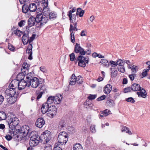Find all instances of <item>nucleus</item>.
<instances>
[{"label": "nucleus", "mask_w": 150, "mask_h": 150, "mask_svg": "<svg viewBox=\"0 0 150 150\" xmlns=\"http://www.w3.org/2000/svg\"><path fill=\"white\" fill-rule=\"evenodd\" d=\"M28 76H30L29 75ZM27 81L28 83V87L30 85L32 87L36 88L38 86L39 88L36 91L35 94L37 96L36 99L39 100L42 96V94L46 91V87L43 84L40 83L38 79L35 77H27Z\"/></svg>", "instance_id": "nucleus-1"}, {"label": "nucleus", "mask_w": 150, "mask_h": 150, "mask_svg": "<svg viewBox=\"0 0 150 150\" xmlns=\"http://www.w3.org/2000/svg\"><path fill=\"white\" fill-rule=\"evenodd\" d=\"M30 34V33L29 30H27L24 33L22 39L23 44L24 45H26L28 43H29V44L26 50V52L29 55L28 59L31 60L33 59L32 50L33 47L32 44L31 43L35 39L36 35L35 34H32V36L29 38Z\"/></svg>", "instance_id": "nucleus-2"}, {"label": "nucleus", "mask_w": 150, "mask_h": 150, "mask_svg": "<svg viewBox=\"0 0 150 150\" xmlns=\"http://www.w3.org/2000/svg\"><path fill=\"white\" fill-rule=\"evenodd\" d=\"M74 51L76 53H79L80 55L77 58L76 63L79 61L78 65L79 66L84 67V50L78 43H76L74 48Z\"/></svg>", "instance_id": "nucleus-3"}, {"label": "nucleus", "mask_w": 150, "mask_h": 150, "mask_svg": "<svg viewBox=\"0 0 150 150\" xmlns=\"http://www.w3.org/2000/svg\"><path fill=\"white\" fill-rule=\"evenodd\" d=\"M17 132L16 135L19 136L21 139L24 138L27 136L29 130V127L26 125H24L21 127L20 129H14Z\"/></svg>", "instance_id": "nucleus-4"}, {"label": "nucleus", "mask_w": 150, "mask_h": 150, "mask_svg": "<svg viewBox=\"0 0 150 150\" xmlns=\"http://www.w3.org/2000/svg\"><path fill=\"white\" fill-rule=\"evenodd\" d=\"M37 16V28L41 27L43 25H45L48 20L47 16L45 15L43 16L41 13L38 14Z\"/></svg>", "instance_id": "nucleus-5"}, {"label": "nucleus", "mask_w": 150, "mask_h": 150, "mask_svg": "<svg viewBox=\"0 0 150 150\" xmlns=\"http://www.w3.org/2000/svg\"><path fill=\"white\" fill-rule=\"evenodd\" d=\"M8 118H10L8 121L9 129H16V127L17 126L19 122L18 119L14 115H11L10 117L8 116Z\"/></svg>", "instance_id": "nucleus-6"}, {"label": "nucleus", "mask_w": 150, "mask_h": 150, "mask_svg": "<svg viewBox=\"0 0 150 150\" xmlns=\"http://www.w3.org/2000/svg\"><path fill=\"white\" fill-rule=\"evenodd\" d=\"M68 138V134L65 132H60L58 135L57 140L58 143L62 145L65 144Z\"/></svg>", "instance_id": "nucleus-7"}, {"label": "nucleus", "mask_w": 150, "mask_h": 150, "mask_svg": "<svg viewBox=\"0 0 150 150\" xmlns=\"http://www.w3.org/2000/svg\"><path fill=\"white\" fill-rule=\"evenodd\" d=\"M16 130L14 129H9L7 133L8 134L5 136V138L8 141L11 140L12 137L13 139L17 140V139L19 138V136L16 135Z\"/></svg>", "instance_id": "nucleus-8"}, {"label": "nucleus", "mask_w": 150, "mask_h": 150, "mask_svg": "<svg viewBox=\"0 0 150 150\" xmlns=\"http://www.w3.org/2000/svg\"><path fill=\"white\" fill-rule=\"evenodd\" d=\"M29 144L31 147H33L37 145L41 140L40 137L37 134H35L34 136L30 137Z\"/></svg>", "instance_id": "nucleus-9"}, {"label": "nucleus", "mask_w": 150, "mask_h": 150, "mask_svg": "<svg viewBox=\"0 0 150 150\" xmlns=\"http://www.w3.org/2000/svg\"><path fill=\"white\" fill-rule=\"evenodd\" d=\"M41 3L42 7V13L44 15L47 16L50 11V8L48 6V0H42Z\"/></svg>", "instance_id": "nucleus-10"}, {"label": "nucleus", "mask_w": 150, "mask_h": 150, "mask_svg": "<svg viewBox=\"0 0 150 150\" xmlns=\"http://www.w3.org/2000/svg\"><path fill=\"white\" fill-rule=\"evenodd\" d=\"M23 77H21L20 78L21 80L19 82L18 81H16V85H18V89L19 90H21L24 89L26 86L28 87V83L26 81L23 79Z\"/></svg>", "instance_id": "nucleus-11"}, {"label": "nucleus", "mask_w": 150, "mask_h": 150, "mask_svg": "<svg viewBox=\"0 0 150 150\" xmlns=\"http://www.w3.org/2000/svg\"><path fill=\"white\" fill-rule=\"evenodd\" d=\"M57 112V110L56 107L54 105H50L46 113L47 115L50 117H53L54 115H56Z\"/></svg>", "instance_id": "nucleus-12"}, {"label": "nucleus", "mask_w": 150, "mask_h": 150, "mask_svg": "<svg viewBox=\"0 0 150 150\" xmlns=\"http://www.w3.org/2000/svg\"><path fill=\"white\" fill-rule=\"evenodd\" d=\"M40 137L41 141L46 143L49 142L51 138L50 133L47 131L43 132L41 134Z\"/></svg>", "instance_id": "nucleus-13"}, {"label": "nucleus", "mask_w": 150, "mask_h": 150, "mask_svg": "<svg viewBox=\"0 0 150 150\" xmlns=\"http://www.w3.org/2000/svg\"><path fill=\"white\" fill-rule=\"evenodd\" d=\"M16 88H10L9 89H6V93L7 97L8 96H12L15 97L17 94H16Z\"/></svg>", "instance_id": "nucleus-14"}, {"label": "nucleus", "mask_w": 150, "mask_h": 150, "mask_svg": "<svg viewBox=\"0 0 150 150\" xmlns=\"http://www.w3.org/2000/svg\"><path fill=\"white\" fill-rule=\"evenodd\" d=\"M37 16L36 18L33 16L30 17L28 21V25L30 27H32L35 25L37 27Z\"/></svg>", "instance_id": "nucleus-15"}, {"label": "nucleus", "mask_w": 150, "mask_h": 150, "mask_svg": "<svg viewBox=\"0 0 150 150\" xmlns=\"http://www.w3.org/2000/svg\"><path fill=\"white\" fill-rule=\"evenodd\" d=\"M45 124V121L44 119L39 118L36 120L35 125L38 127L40 128H42Z\"/></svg>", "instance_id": "nucleus-16"}, {"label": "nucleus", "mask_w": 150, "mask_h": 150, "mask_svg": "<svg viewBox=\"0 0 150 150\" xmlns=\"http://www.w3.org/2000/svg\"><path fill=\"white\" fill-rule=\"evenodd\" d=\"M74 27L73 25L71 24L69 28V31L70 32V37H71V40L72 42L74 43L75 42V38H74V31L75 30Z\"/></svg>", "instance_id": "nucleus-17"}, {"label": "nucleus", "mask_w": 150, "mask_h": 150, "mask_svg": "<svg viewBox=\"0 0 150 150\" xmlns=\"http://www.w3.org/2000/svg\"><path fill=\"white\" fill-rule=\"evenodd\" d=\"M137 94L139 97L145 98L146 97L147 93L145 90L143 88H142L139 91L137 92Z\"/></svg>", "instance_id": "nucleus-18"}, {"label": "nucleus", "mask_w": 150, "mask_h": 150, "mask_svg": "<svg viewBox=\"0 0 150 150\" xmlns=\"http://www.w3.org/2000/svg\"><path fill=\"white\" fill-rule=\"evenodd\" d=\"M18 95H16L15 97L12 96H6V97L7 99V102L10 104H12L14 103L17 100V97Z\"/></svg>", "instance_id": "nucleus-19"}, {"label": "nucleus", "mask_w": 150, "mask_h": 150, "mask_svg": "<svg viewBox=\"0 0 150 150\" xmlns=\"http://www.w3.org/2000/svg\"><path fill=\"white\" fill-rule=\"evenodd\" d=\"M53 102L55 104H58L60 103L62 98V96L59 94L58 96H53Z\"/></svg>", "instance_id": "nucleus-20"}, {"label": "nucleus", "mask_w": 150, "mask_h": 150, "mask_svg": "<svg viewBox=\"0 0 150 150\" xmlns=\"http://www.w3.org/2000/svg\"><path fill=\"white\" fill-rule=\"evenodd\" d=\"M50 106L48 104L45 103H43L42 106L41 110L42 113L45 114L47 113V112L48 108H49Z\"/></svg>", "instance_id": "nucleus-21"}, {"label": "nucleus", "mask_w": 150, "mask_h": 150, "mask_svg": "<svg viewBox=\"0 0 150 150\" xmlns=\"http://www.w3.org/2000/svg\"><path fill=\"white\" fill-rule=\"evenodd\" d=\"M142 88L139 84L136 83L133 84L131 86V90L134 91H139Z\"/></svg>", "instance_id": "nucleus-22"}, {"label": "nucleus", "mask_w": 150, "mask_h": 150, "mask_svg": "<svg viewBox=\"0 0 150 150\" xmlns=\"http://www.w3.org/2000/svg\"><path fill=\"white\" fill-rule=\"evenodd\" d=\"M28 73V70L26 69H23V68H22L21 73H19L17 75L18 78H20L21 76H22V77H24Z\"/></svg>", "instance_id": "nucleus-23"}, {"label": "nucleus", "mask_w": 150, "mask_h": 150, "mask_svg": "<svg viewBox=\"0 0 150 150\" xmlns=\"http://www.w3.org/2000/svg\"><path fill=\"white\" fill-rule=\"evenodd\" d=\"M76 76L74 74H73L69 80V85H75L76 82Z\"/></svg>", "instance_id": "nucleus-24"}, {"label": "nucleus", "mask_w": 150, "mask_h": 150, "mask_svg": "<svg viewBox=\"0 0 150 150\" xmlns=\"http://www.w3.org/2000/svg\"><path fill=\"white\" fill-rule=\"evenodd\" d=\"M112 85L110 84H108L105 86L104 91L105 93L108 94L110 93L112 90Z\"/></svg>", "instance_id": "nucleus-25"}, {"label": "nucleus", "mask_w": 150, "mask_h": 150, "mask_svg": "<svg viewBox=\"0 0 150 150\" xmlns=\"http://www.w3.org/2000/svg\"><path fill=\"white\" fill-rule=\"evenodd\" d=\"M66 123L65 121L63 120H61L59 122L58 129L59 130L62 129L65 126Z\"/></svg>", "instance_id": "nucleus-26"}, {"label": "nucleus", "mask_w": 150, "mask_h": 150, "mask_svg": "<svg viewBox=\"0 0 150 150\" xmlns=\"http://www.w3.org/2000/svg\"><path fill=\"white\" fill-rule=\"evenodd\" d=\"M99 63L104 67H108L109 65L108 60L105 59H102L100 62Z\"/></svg>", "instance_id": "nucleus-27"}, {"label": "nucleus", "mask_w": 150, "mask_h": 150, "mask_svg": "<svg viewBox=\"0 0 150 150\" xmlns=\"http://www.w3.org/2000/svg\"><path fill=\"white\" fill-rule=\"evenodd\" d=\"M29 10L30 12H33L37 10V6L34 3H32L30 4L29 6Z\"/></svg>", "instance_id": "nucleus-28"}, {"label": "nucleus", "mask_w": 150, "mask_h": 150, "mask_svg": "<svg viewBox=\"0 0 150 150\" xmlns=\"http://www.w3.org/2000/svg\"><path fill=\"white\" fill-rule=\"evenodd\" d=\"M73 150H83L81 145L79 143H76L74 145Z\"/></svg>", "instance_id": "nucleus-29"}, {"label": "nucleus", "mask_w": 150, "mask_h": 150, "mask_svg": "<svg viewBox=\"0 0 150 150\" xmlns=\"http://www.w3.org/2000/svg\"><path fill=\"white\" fill-rule=\"evenodd\" d=\"M111 70V76L112 77H116L117 75L118 71L116 68H110Z\"/></svg>", "instance_id": "nucleus-30"}, {"label": "nucleus", "mask_w": 150, "mask_h": 150, "mask_svg": "<svg viewBox=\"0 0 150 150\" xmlns=\"http://www.w3.org/2000/svg\"><path fill=\"white\" fill-rule=\"evenodd\" d=\"M121 131L123 132L126 131V132L128 133L129 135H131L132 133L131 131H129L128 127L125 126H122L121 129Z\"/></svg>", "instance_id": "nucleus-31"}, {"label": "nucleus", "mask_w": 150, "mask_h": 150, "mask_svg": "<svg viewBox=\"0 0 150 150\" xmlns=\"http://www.w3.org/2000/svg\"><path fill=\"white\" fill-rule=\"evenodd\" d=\"M90 38H87L86 40V42L85 43V48H91L92 47V45L91 43L89 42L90 39Z\"/></svg>", "instance_id": "nucleus-32"}, {"label": "nucleus", "mask_w": 150, "mask_h": 150, "mask_svg": "<svg viewBox=\"0 0 150 150\" xmlns=\"http://www.w3.org/2000/svg\"><path fill=\"white\" fill-rule=\"evenodd\" d=\"M127 66L129 69H131L133 74H135L136 73V67L135 66L133 65H128V66Z\"/></svg>", "instance_id": "nucleus-33"}, {"label": "nucleus", "mask_w": 150, "mask_h": 150, "mask_svg": "<svg viewBox=\"0 0 150 150\" xmlns=\"http://www.w3.org/2000/svg\"><path fill=\"white\" fill-rule=\"evenodd\" d=\"M29 10V6L27 5L24 4L22 7V11L23 12L26 13H27Z\"/></svg>", "instance_id": "nucleus-34"}, {"label": "nucleus", "mask_w": 150, "mask_h": 150, "mask_svg": "<svg viewBox=\"0 0 150 150\" xmlns=\"http://www.w3.org/2000/svg\"><path fill=\"white\" fill-rule=\"evenodd\" d=\"M84 11L83 10H82L80 8H78L77 9L76 14L77 15H79V17H82L84 13Z\"/></svg>", "instance_id": "nucleus-35"}, {"label": "nucleus", "mask_w": 150, "mask_h": 150, "mask_svg": "<svg viewBox=\"0 0 150 150\" xmlns=\"http://www.w3.org/2000/svg\"><path fill=\"white\" fill-rule=\"evenodd\" d=\"M6 118V113L3 111L0 112V120H5Z\"/></svg>", "instance_id": "nucleus-36"}, {"label": "nucleus", "mask_w": 150, "mask_h": 150, "mask_svg": "<svg viewBox=\"0 0 150 150\" xmlns=\"http://www.w3.org/2000/svg\"><path fill=\"white\" fill-rule=\"evenodd\" d=\"M53 96L49 97L47 98V102L45 103L48 104L49 106H50V105H51V103H52L53 102Z\"/></svg>", "instance_id": "nucleus-37"}, {"label": "nucleus", "mask_w": 150, "mask_h": 150, "mask_svg": "<svg viewBox=\"0 0 150 150\" xmlns=\"http://www.w3.org/2000/svg\"><path fill=\"white\" fill-rule=\"evenodd\" d=\"M101 113L105 116H107L108 115L111 113L110 111L107 109H106L103 111H101Z\"/></svg>", "instance_id": "nucleus-38"}, {"label": "nucleus", "mask_w": 150, "mask_h": 150, "mask_svg": "<svg viewBox=\"0 0 150 150\" xmlns=\"http://www.w3.org/2000/svg\"><path fill=\"white\" fill-rule=\"evenodd\" d=\"M107 103L110 107L113 106L115 104L114 101L111 99L108 100L107 101Z\"/></svg>", "instance_id": "nucleus-39"}, {"label": "nucleus", "mask_w": 150, "mask_h": 150, "mask_svg": "<svg viewBox=\"0 0 150 150\" xmlns=\"http://www.w3.org/2000/svg\"><path fill=\"white\" fill-rule=\"evenodd\" d=\"M13 33L14 34L19 37L21 36L22 34H23V33L21 31L18 29L14 30L13 31Z\"/></svg>", "instance_id": "nucleus-40"}, {"label": "nucleus", "mask_w": 150, "mask_h": 150, "mask_svg": "<svg viewBox=\"0 0 150 150\" xmlns=\"http://www.w3.org/2000/svg\"><path fill=\"white\" fill-rule=\"evenodd\" d=\"M76 82L78 83L81 84L83 82V78L80 76H78L77 77H76Z\"/></svg>", "instance_id": "nucleus-41"}, {"label": "nucleus", "mask_w": 150, "mask_h": 150, "mask_svg": "<svg viewBox=\"0 0 150 150\" xmlns=\"http://www.w3.org/2000/svg\"><path fill=\"white\" fill-rule=\"evenodd\" d=\"M49 17L50 19L56 18L57 17V15L55 14L54 13L51 12L49 13Z\"/></svg>", "instance_id": "nucleus-42"}, {"label": "nucleus", "mask_w": 150, "mask_h": 150, "mask_svg": "<svg viewBox=\"0 0 150 150\" xmlns=\"http://www.w3.org/2000/svg\"><path fill=\"white\" fill-rule=\"evenodd\" d=\"M68 16H69V19H70L71 22L73 23V20H75V18H73V19L72 20V12H71V10H70L69 11V13L68 14Z\"/></svg>", "instance_id": "nucleus-43"}, {"label": "nucleus", "mask_w": 150, "mask_h": 150, "mask_svg": "<svg viewBox=\"0 0 150 150\" xmlns=\"http://www.w3.org/2000/svg\"><path fill=\"white\" fill-rule=\"evenodd\" d=\"M118 71L122 73H124L125 71V69L124 66H120L117 67Z\"/></svg>", "instance_id": "nucleus-44"}, {"label": "nucleus", "mask_w": 150, "mask_h": 150, "mask_svg": "<svg viewBox=\"0 0 150 150\" xmlns=\"http://www.w3.org/2000/svg\"><path fill=\"white\" fill-rule=\"evenodd\" d=\"M70 60L71 61H73L75 59V63H76V59H75V55L74 53H72L69 55Z\"/></svg>", "instance_id": "nucleus-45"}, {"label": "nucleus", "mask_w": 150, "mask_h": 150, "mask_svg": "<svg viewBox=\"0 0 150 150\" xmlns=\"http://www.w3.org/2000/svg\"><path fill=\"white\" fill-rule=\"evenodd\" d=\"M124 61L121 59H119L117 60L116 64L120 66H122L124 65Z\"/></svg>", "instance_id": "nucleus-46"}, {"label": "nucleus", "mask_w": 150, "mask_h": 150, "mask_svg": "<svg viewBox=\"0 0 150 150\" xmlns=\"http://www.w3.org/2000/svg\"><path fill=\"white\" fill-rule=\"evenodd\" d=\"M96 97V95L90 94L87 98L90 100H92L95 99Z\"/></svg>", "instance_id": "nucleus-47"}, {"label": "nucleus", "mask_w": 150, "mask_h": 150, "mask_svg": "<svg viewBox=\"0 0 150 150\" xmlns=\"http://www.w3.org/2000/svg\"><path fill=\"white\" fill-rule=\"evenodd\" d=\"M9 86H10V88H16L18 85H16V81L15 82L14 81L11 82L10 83Z\"/></svg>", "instance_id": "nucleus-48"}, {"label": "nucleus", "mask_w": 150, "mask_h": 150, "mask_svg": "<svg viewBox=\"0 0 150 150\" xmlns=\"http://www.w3.org/2000/svg\"><path fill=\"white\" fill-rule=\"evenodd\" d=\"M36 133V132L35 131H32L30 132V130H29V132L28 134H27V136H28L31 137L32 136H34L35 133Z\"/></svg>", "instance_id": "nucleus-49"}, {"label": "nucleus", "mask_w": 150, "mask_h": 150, "mask_svg": "<svg viewBox=\"0 0 150 150\" xmlns=\"http://www.w3.org/2000/svg\"><path fill=\"white\" fill-rule=\"evenodd\" d=\"M126 101L127 102H130L132 103H133L135 102V100L134 98L132 97H130L126 99Z\"/></svg>", "instance_id": "nucleus-50"}, {"label": "nucleus", "mask_w": 150, "mask_h": 150, "mask_svg": "<svg viewBox=\"0 0 150 150\" xmlns=\"http://www.w3.org/2000/svg\"><path fill=\"white\" fill-rule=\"evenodd\" d=\"M148 71L149 69H145L143 71L142 73V75L143 77H144L146 76L147 72Z\"/></svg>", "instance_id": "nucleus-51"}, {"label": "nucleus", "mask_w": 150, "mask_h": 150, "mask_svg": "<svg viewBox=\"0 0 150 150\" xmlns=\"http://www.w3.org/2000/svg\"><path fill=\"white\" fill-rule=\"evenodd\" d=\"M26 23L25 21V20H21L18 23V25L20 27H22Z\"/></svg>", "instance_id": "nucleus-52"}, {"label": "nucleus", "mask_w": 150, "mask_h": 150, "mask_svg": "<svg viewBox=\"0 0 150 150\" xmlns=\"http://www.w3.org/2000/svg\"><path fill=\"white\" fill-rule=\"evenodd\" d=\"M8 48L10 50L13 51H14L15 49L14 47L10 44L8 45Z\"/></svg>", "instance_id": "nucleus-53"}, {"label": "nucleus", "mask_w": 150, "mask_h": 150, "mask_svg": "<svg viewBox=\"0 0 150 150\" xmlns=\"http://www.w3.org/2000/svg\"><path fill=\"white\" fill-rule=\"evenodd\" d=\"M28 64L27 63L24 62L23 64L22 67L23 69L28 70Z\"/></svg>", "instance_id": "nucleus-54"}, {"label": "nucleus", "mask_w": 150, "mask_h": 150, "mask_svg": "<svg viewBox=\"0 0 150 150\" xmlns=\"http://www.w3.org/2000/svg\"><path fill=\"white\" fill-rule=\"evenodd\" d=\"M67 129L68 131L71 132H74V128L72 126H69L68 127Z\"/></svg>", "instance_id": "nucleus-55"}, {"label": "nucleus", "mask_w": 150, "mask_h": 150, "mask_svg": "<svg viewBox=\"0 0 150 150\" xmlns=\"http://www.w3.org/2000/svg\"><path fill=\"white\" fill-rule=\"evenodd\" d=\"M85 49V54L89 55L91 53V48H86Z\"/></svg>", "instance_id": "nucleus-56"}, {"label": "nucleus", "mask_w": 150, "mask_h": 150, "mask_svg": "<svg viewBox=\"0 0 150 150\" xmlns=\"http://www.w3.org/2000/svg\"><path fill=\"white\" fill-rule=\"evenodd\" d=\"M109 63L111 65V66L112 67H115L117 66L116 62L113 61H110Z\"/></svg>", "instance_id": "nucleus-57"}, {"label": "nucleus", "mask_w": 150, "mask_h": 150, "mask_svg": "<svg viewBox=\"0 0 150 150\" xmlns=\"http://www.w3.org/2000/svg\"><path fill=\"white\" fill-rule=\"evenodd\" d=\"M106 97L105 95H103L100 97H99L97 99V100L98 101L103 100Z\"/></svg>", "instance_id": "nucleus-58"}, {"label": "nucleus", "mask_w": 150, "mask_h": 150, "mask_svg": "<svg viewBox=\"0 0 150 150\" xmlns=\"http://www.w3.org/2000/svg\"><path fill=\"white\" fill-rule=\"evenodd\" d=\"M91 132L92 133H94L96 132L95 127L94 125H92L90 127Z\"/></svg>", "instance_id": "nucleus-59"}, {"label": "nucleus", "mask_w": 150, "mask_h": 150, "mask_svg": "<svg viewBox=\"0 0 150 150\" xmlns=\"http://www.w3.org/2000/svg\"><path fill=\"white\" fill-rule=\"evenodd\" d=\"M131 88L128 87L127 88H125L124 89V92L125 93H127L128 92L131 91Z\"/></svg>", "instance_id": "nucleus-60"}, {"label": "nucleus", "mask_w": 150, "mask_h": 150, "mask_svg": "<svg viewBox=\"0 0 150 150\" xmlns=\"http://www.w3.org/2000/svg\"><path fill=\"white\" fill-rule=\"evenodd\" d=\"M26 79L27 80V77L28 76V75H29L30 76H28L29 77H32V78H33L34 77H33V73H32V72H30V73H29V74H26Z\"/></svg>", "instance_id": "nucleus-61"}, {"label": "nucleus", "mask_w": 150, "mask_h": 150, "mask_svg": "<svg viewBox=\"0 0 150 150\" xmlns=\"http://www.w3.org/2000/svg\"><path fill=\"white\" fill-rule=\"evenodd\" d=\"M40 69L41 71L43 72H45L46 71L45 68L43 67H41L40 68Z\"/></svg>", "instance_id": "nucleus-62"}, {"label": "nucleus", "mask_w": 150, "mask_h": 150, "mask_svg": "<svg viewBox=\"0 0 150 150\" xmlns=\"http://www.w3.org/2000/svg\"><path fill=\"white\" fill-rule=\"evenodd\" d=\"M134 75H134L133 74H131L129 75V78H130V80L132 81H133L134 79Z\"/></svg>", "instance_id": "nucleus-63"}, {"label": "nucleus", "mask_w": 150, "mask_h": 150, "mask_svg": "<svg viewBox=\"0 0 150 150\" xmlns=\"http://www.w3.org/2000/svg\"><path fill=\"white\" fill-rule=\"evenodd\" d=\"M53 150H62V149L59 146H57L54 148Z\"/></svg>", "instance_id": "nucleus-64"}]
</instances>
